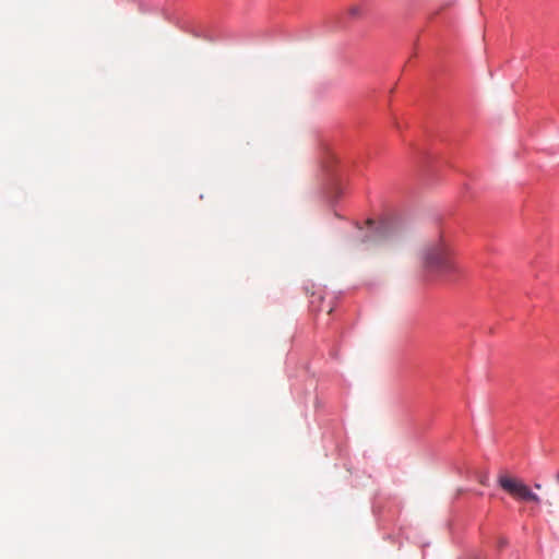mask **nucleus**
<instances>
[{
    "label": "nucleus",
    "instance_id": "obj_5",
    "mask_svg": "<svg viewBox=\"0 0 559 559\" xmlns=\"http://www.w3.org/2000/svg\"><path fill=\"white\" fill-rule=\"evenodd\" d=\"M534 487H535L536 489H538V490H539V489H542V485H540L539 483H535V484H534Z\"/></svg>",
    "mask_w": 559,
    "mask_h": 559
},
{
    "label": "nucleus",
    "instance_id": "obj_7",
    "mask_svg": "<svg viewBox=\"0 0 559 559\" xmlns=\"http://www.w3.org/2000/svg\"><path fill=\"white\" fill-rule=\"evenodd\" d=\"M557 480L559 481V473L556 475Z\"/></svg>",
    "mask_w": 559,
    "mask_h": 559
},
{
    "label": "nucleus",
    "instance_id": "obj_1",
    "mask_svg": "<svg viewBox=\"0 0 559 559\" xmlns=\"http://www.w3.org/2000/svg\"><path fill=\"white\" fill-rule=\"evenodd\" d=\"M425 267L450 276L460 273L459 265L450 259V251L444 240L439 237L428 243L421 253Z\"/></svg>",
    "mask_w": 559,
    "mask_h": 559
},
{
    "label": "nucleus",
    "instance_id": "obj_6",
    "mask_svg": "<svg viewBox=\"0 0 559 559\" xmlns=\"http://www.w3.org/2000/svg\"><path fill=\"white\" fill-rule=\"evenodd\" d=\"M504 544H506V542H504L503 539H501V540H500V545L502 546V545H504Z\"/></svg>",
    "mask_w": 559,
    "mask_h": 559
},
{
    "label": "nucleus",
    "instance_id": "obj_3",
    "mask_svg": "<svg viewBox=\"0 0 559 559\" xmlns=\"http://www.w3.org/2000/svg\"><path fill=\"white\" fill-rule=\"evenodd\" d=\"M359 10H360V9H359V7H357V5L352 7V8L349 9V14H350V15H353V16L358 15V14H359Z\"/></svg>",
    "mask_w": 559,
    "mask_h": 559
},
{
    "label": "nucleus",
    "instance_id": "obj_4",
    "mask_svg": "<svg viewBox=\"0 0 559 559\" xmlns=\"http://www.w3.org/2000/svg\"><path fill=\"white\" fill-rule=\"evenodd\" d=\"M480 484L486 486L487 483H488V476L487 475H484L480 479H479Z\"/></svg>",
    "mask_w": 559,
    "mask_h": 559
},
{
    "label": "nucleus",
    "instance_id": "obj_2",
    "mask_svg": "<svg viewBox=\"0 0 559 559\" xmlns=\"http://www.w3.org/2000/svg\"><path fill=\"white\" fill-rule=\"evenodd\" d=\"M498 485L519 502H534L536 504L542 502L540 497L533 492L521 478L508 474H500L498 476Z\"/></svg>",
    "mask_w": 559,
    "mask_h": 559
}]
</instances>
